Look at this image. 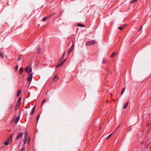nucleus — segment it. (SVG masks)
<instances>
[{
  "instance_id": "24",
  "label": "nucleus",
  "mask_w": 151,
  "mask_h": 151,
  "mask_svg": "<svg viewBox=\"0 0 151 151\" xmlns=\"http://www.w3.org/2000/svg\"><path fill=\"white\" fill-rule=\"evenodd\" d=\"M116 53H115V52H113L112 54V55H111V58L113 57L115 55H116Z\"/></svg>"
},
{
  "instance_id": "16",
  "label": "nucleus",
  "mask_w": 151,
  "mask_h": 151,
  "mask_svg": "<svg viewBox=\"0 0 151 151\" xmlns=\"http://www.w3.org/2000/svg\"><path fill=\"white\" fill-rule=\"evenodd\" d=\"M24 144H25L27 141V138L24 137Z\"/></svg>"
},
{
  "instance_id": "23",
  "label": "nucleus",
  "mask_w": 151,
  "mask_h": 151,
  "mask_svg": "<svg viewBox=\"0 0 151 151\" xmlns=\"http://www.w3.org/2000/svg\"><path fill=\"white\" fill-rule=\"evenodd\" d=\"M19 119V118L18 116L17 117V118L16 119V123H17L18 122Z\"/></svg>"
},
{
  "instance_id": "38",
  "label": "nucleus",
  "mask_w": 151,
  "mask_h": 151,
  "mask_svg": "<svg viewBox=\"0 0 151 151\" xmlns=\"http://www.w3.org/2000/svg\"><path fill=\"white\" fill-rule=\"evenodd\" d=\"M30 141V139H29L28 141V143H29V142Z\"/></svg>"
},
{
  "instance_id": "33",
  "label": "nucleus",
  "mask_w": 151,
  "mask_h": 151,
  "mask_svg": "<svg viewBox=\"0 0 151 151\" xmlns=\"http://www.w3.org/2000/svg\"><path fill=\"white\" fill-rule=\"evenodd\" d=\"M21 59V58H20V56L19 58H18V60L19 61V60H20Z\"/></svg>"
},
{
  "instance_id": "3",
  "label": "nucleus",
  "mask_w": 151,
  "mask_h": 151,
  "mask_svg": "<svg viewBox=\"0 0 151 151\" xmlns=\"http://www.w3.org/2000/svg\"><path fill=\"white\" fill-rule=\"evenodd\" d=\"M25 71L28 73H29L32 71V68L30 66H28L25 69Z\"/></svg>"
},
{
  "instance_id": "21",
  "label": "nucleus",
  "mask_w": 151,
  "mask_h": 151,
  "mask_svg": "<svg viewBox=\"0 0 151 151\" xmlns=\"http://www.w3.org/2000/svg\"><path fill=\"white\" fill-rule=\"evenodd\" d=\"M125 88L124 87V88L122 90V92H121V95H122V94L124 92V91H125Z\"/></svg>"
},
{
  "instance_id": "19",
  "label": "nucleus",
  "mask_w": 151,
  "mask_h": 151,
  "mask_svg": "<svg viewBox=\"0 0 151 151\" xmlns=\"http://www.w3.org/2000/svg\"><path fill=\"white\" fill-rule=\"evenodd\" d=\"M137 0H132L131 2V4H133L134 3H135Z\"/></svg>"
},
{
  "instance_id": "17",
  "label": "nucleus",
  "mask_w": 151,
  "mask_h": 151,
  "mask_svg": "<svg viewBox=\"0 0 151 151\" xmlns=\"http://www.w3.org/2000/svg\"><path fill=\"white\" fill-rule=\"evenodd\" d=\"M58 78V77L57 75H55L53 78V81H56Z\"/></svg>"
},
{
  "instance_id": "40",
  "label": "nucleus",
  "mask_w": 151,
  "mask_h": 151,
  "mask_svg": "<svg viewBox=\"0 0 151 151\" xmlns=\"http://www.w3.org/2000/svg\"><path fill=\"white\" fill-rule=\"evenodd\" d=\"M25 108H28V107H25Z\"/></svg>"
},
{
  "instance_id": "36",
  "label": "nucleus",
  "mask_w": 151,
  "mask_h": 151,
  "mask_svg": "<svg viewBox=\"0 0 151 151\" xmlns=\"http://www.w3.org/2000/svg\"><path fill=\"white\" fill-rule=\"evenodd\" d=\"M1 56L2 57V58H4V56L3 55H1Z\"/></svg>"
},
{
  "instance_id": "15",
  "label": "nucleus",
  "mask_w": 151,
  "mask_h": 151,
  "mask_svg": "<svg viewBox=\"0 0 151 151\" xmlns=\"http://www.w3.org/2000/svg\"><path fill=\"white\" fill-rule=\"evenodd\" d=\"M128 103L129 102H127L125 104L123 107L124 109H126L127 107Z\"/></svg>"
},
{
  "instance_id": "12",
  "label": "nucleus",
  "mask_w": 151,
  "mask_h": 151,
  "mask_svg": "<svg viewBox=\"0 0 151 151\" xmlns=\"http://www.w3.org/2000/svg\"><path fill=\"white\" fill-rule=\"evenodd\" d=\"M54 13H52L50 14L49 15L47 16V19H49L50 17H51L54 14Z\"/></svg>"
},
{
  "instance_id": "1",
  "label": "nucleus",
  "mask_w": 151,
  "mask_h": 151,
  "mask_svg": "<svg viewBox=\"0 0 151 151\" xmlns=\"http://www.w3.org/2000/svg\"><path fill=\"white\" fill-rule=\"evenodd\" d=\"M21 100V97H19L17 103V104L16 105V106L15 108V110H17L19 108V106L20 105Z\"/></svg>"
},
{
  "instance_id": "6",
  "label": "nucleus",
  "mask_w": 151,
  "mask_h": 151,
  "mask_svg": "<svg viewBox=\"0 0 151 151\" xmlns=\"http://www.w3.org/2000/svg\"><path fill=\"white\" fill-rule=\"evenodd\" d=\"M66 61V59L64 60L63 61L59 63L58 65L56 67V68H58L59 67L61 66Z\"/></svg>"
},
{
  "instance_id": "11",
  "label": "nucleus",
  "mask_w": 151,
  "mask_h": 151,
  "mask_svg": "<svg viewBox=\"0 0 151 151\" xmlns=\"http://www.w3.org/2000/svg\"><path fill=\"white\" fill-rule=\"evenodd\" d=\"M22 90L21 89H19L18 91V93L17 94V96H19L21 93Z\"/></svg>"
},
{
  "instance_id": "8",
  "label": "nucleus",
  "mask_w": 151,
  "mask_h": 151,
  "mask_svg": "<svg viewBox=\"0 0 151 151\" xmlns=\"http://www.w3.org/2000/svg\"><path fill=\"white\" fill-rule=\"evenodd\" d=\"M35 105L34 107H33L32 109V110L31 111V114H30V115H32L33 114L34 112H35Z\"/></svg>"
},
{
  "instance_id": "20",
  "label": "nucleus",
  "mask_w": 151,
  "mask_h": 151,
  "mask_svg": "<svg viewBox=\"0 0 151 151\" xmlns=\"http://www.w3.org/2000/svg\"><path fill=\"white\" fill-rule=\"evenodd\" d=\"M66 53V52H65L62 55V57H61V58L62 59H63L65 55V54Z\"/></svg>"
},
{
  "instance_id": "28",
  "label": "nucleus",
  "mask_w": 151,
  "mask_h": 151,
  "mask_svg": "<svg viewBox=\"0 0 151 151\" xmlns=\"http://www.w3.org/2000/svg\"><path fill=\"white\" fill-rule=\"evenodd\" d=\"M18 67H19V66H18V65H16V67H15V71H17L18 69Z\"/></svg>"
},
{
  "instance_id": "39",
  "label": "nucleus",
  "mask_w": 151,
  "mask_h": 151,
  "mask_svg": "<svg viewBox=\"0 0 151 151\" xmlns=\"http://www.w3.org/2000/svg\"><path fill=\"white\" fill-rule=\"evenodd\" d=\"M108 71H109V69H107Z\"/></svg>"
},
{
  "instance_id": "41",
  "label": "nucleus",
  "mask_w": 151,
  "mask_h": 151,
  "mask_svg": "<svg viewBox=\"0 0 151 151\" xmlns=\"http://www.w3.org/2000/svg\"><path fill=\"white\" fill-rule=\"evenodd\" d=\"M143 144V142H142V144Z\"/></svg>"
},
{
  "instance_id": "13",
  "label": "nucleus",
  "mask_w": 151,
  "mask_h": 151,
  "mask_svg": "<svg viewBox=\"0 0 151 151\" xmlns=\"http://www.w3.org/2000/svg\"><path fill=\"white\" fill-rule=\"evenodd\" d=\"M127 25H124L123 27H119L118 28L120 30H122L123 28L125 27Z\"/></svg>"
},
{
  "instance_id": "9",
  "label": "nucleus",
  "mask_w": 151,
  "mask_h": 151,
  "mask_svg": "<svg viewBox=\"0 0 151 151\" xmlns=\"http://www.w3.org/2000/svg\"><path fill=\"white\" fill-rule=\"evenodd\" d=\"M19 73L20 75H21L23 73V69L22 67H21L19 69Z\"/></svg>"
},
{
  "instance_id": "25",
  "label": "nucleus",
  "mask_w": 151,
  "mask_h": 151,
  "mask_svg": "<svg viewBox=\"0 0 151 151\" xmlns=\"http://www.w3.org/2000/svg\"><path fill=\"white\" fill-rule=\"evenodd\" d=\"M46 101V100L45 99H44L42 100V103H41V105L45 102Z\"/></svg>"
},
{
  "instance_id": "10",
  "label": "nucleus",
  "mask_w": 151,
  "mask_h": 151,
  "mask_svg": "<svg viewBox=\"0 0 151 151\" xmlns=\"http://www.w3.org/2000/svg\"><path fill=\"white\" fill-rule=\"evenodd\" d=\"M37 52L38 54H40L41 53V49L39 46L37 47Z\"/></svg>"
},
{
  "instance_id": "18",
  "label": "nucleus",
  "mask_w": 151,
  "mask_h": 151,
  "mask_svg": "<svg viewBox=\"0 0 151 151\" xmlns=\"http://www.w3.org/2000/svg\"><path fill=\"white\" fill-rule=\"evenodd\" d=\"M107 62V61L106 60H105L104 59H103L102 63H103L104 64H105V63H106Z\"/></svg>"
},
{
  "instance_id": "14",
  "label": "nucleus",
  "mask_w": 151,
  "mask_h": 151,
  "mask_svg": "<svg viewBox=\"0 0 151 151\" xmlns=\"http://www.w3.org/2000/svg\"><path fill=\"white\" fill-rule=\"evenodd\" d=\"M77 26L78 27H84V26L83 24H78L77 25Z\"/></svg>"
},
{
  "instance_id": "2",
  "label": "nucleus",
  "mask_w": 151,
  "mask_h": 151,
  "mask_svg": "<svg viewBox=\"0 0 151 151\" xmlns=\"http://www.w3.org/2000/svg\"><path fill=\"white\" fill-rule=\"evenodd\" d=\"M95 43V41L94 40H91L87 42L86 45H91Z\"/></svg>"
},
{
  "instance_id": "34",
  "label": "nucleus",
  "mask_w": 151,
  "mask_h": 151,
  "mask_svg": "<svg viewBox=\"0 0 151 151\" xmlns=\"http://www.w3.org/2000/svg\"><path fill=\"white\" fill-rule=\"evenodd\" d=\"M142 27H141L139 28V30H138V31H139V32L140 31V30H141V29H142Z\"/></svg>"
},
{
  "instance_id": "32",
  "label": "nucleus",
  "mask_w": 151,
  "mask_h": 151,
  "mask_svg": "<svg viewBox=\"0 0 151 151\" xmlns=\"http://www.w3.org/2000/svg\"><path fill=\"white\" fill-rule=\"evenodd\" d=\"M12 135L13 134H11V136H10V138L9 139H10L11 140H12Z\"/></svg>"
},
{
  "instance_id": "35",
  "label": "nucleus",
  "mask_w": 151,
  "mask_h": 151,
  "mask_svg": "<svg viewBox=\"0 0 151 151\" xmlns=\"http://www.w3.org/2000/svg\"><path fill=\"white\" fill-rule=\"evenodd\" d=\"M120 125H119L118 126V127H117V128H116V129H118V128L119 127H120Z\"/></svg>"
},
{
  "instance_id": "37",
  "label": "nucleus",
  "mask_w": 151,
  "mask_h": 151,
  "mask_svg": "<svg viewBox=\"0 0 151 151\" xmlns=\"http://www.w3.org/2000/svg\"><path fill=\"white\" fill-rule=\"evenodd\" d=\"M2 55V53L0 51V55L1 56V55Z\"/></svg>"
},
{
  "instance_id": "29",
  "label": "nucleus",
  "mask_w": 151,
  "mask_h": 151,
  "mask_svg": "<svg viewBox=\"0 0 151 151\" xmlns=\"http://www.w3.org/2000/svg\"><path fill=\"white\" fill-rule=\"evenodd\" d=\"M47 19V17H44L43 18V19H42V21H45V20H46Z\"/></svg>"
},
{
  "instance_id": "4",
  "label": "nucleus",
  "mask_w": 151,
  "mask_h": 151,
  "mask_svg": "<svg viewBox=\"0 0 151 151\" xmlns=\"http://www.w3.org/2000/svg\"><path fill=\"white\" fill-rule=\"evenodd\" d=\"M32 73H31L28 75V76L27 78V80L28 82H31L32 80Z\"/></svg>"
},
{
  "instance_id": "31",
  "label": "nucleus",
  "mask_w": 151,
  "mask_h": 151,
  "mask_svg": "<svg viewBox=\"0 0 151 151\" xmlns=\"http://www.w3.org/2000/svg\"><path fill=\"white\" fill-rule=\"evenodd\" d=\"M112 134H110L109 135L108 137H107V139H109L110 137H111V135Z\"/></svg>"
},
{
  "instance_id": "22",
  "label": "nucleus",
  "mask_w": 151,
  "mask_h": 151,
  "mask_svg": "<svg viewBox=\"0 0 151 151\" xmlns=\"http://www.w3.org/2000/svg\"><path fill=\"white\" fill-rule=\"evenodd\" d=\"M28 133L27 132H25L24 134V137L27 138Z\"/></svg>"
},
{
  "instance_id": "30",
  "label": "nucleus",
  "mask_w": 151,
  "mask_h": 151,
  "mask_svg": "<svg viewBox=\"0 0 151 151\" xmlns=\"http://www.w3.org/2000/svg\"><path fill=\"white\" fill-rule=\"evenodd\" d=\"M9 143V142L7 141H6L4 142V145H7Z\"/></svg>"
},
{
  "instance_id": "27",
  "label": "nucleus",
  "mask_w": 151,
  "mask_h": 151,
  "mask_svg": "<svg viewBox=\"0 0 151 151\" xmlns=\"http://www.w3.org/2000/svg\"><path fill=\"white\" fill-rule=\"evenodd\" d=\"M25 149L24 147L23 146V147L21 148V151H25Z\"/></svg>"
},
{
  "instance_id": "26",
  "label": "nucleus",
  "mask_w": 151,
  "mask_h": 151,
  "mask_svg": "<svg viewBox=\"0 0 151 151\" xmlns=\"http://www.w3.org/2000/svg\"><path fill=\"white\" fill-rule=\"evenodd\" d=\"M40 114H39L38 115V116L37 117V122H38V119H39V118H40Z\"/></svg>"
},
{
  "instance_id": "5",
  "label": "nucleus",
  "mask_w": 151,
  "mask_h": 151,
  "mask_svg": "<svg viewBox=\"0 0 151 151\" xmlns=\"http://www.w3.org/2000/svg\"><path fill=\"white\" fill-rule=\"evenodd\" d=\"M23 134H24V133L23 132H20V133H19V134L17 135V139H19V138H21V137H22V136Z\"/></svg>"
},
{
  "instance_id": "7",
  "label": "nucleus",
  "mask_w": 151,
  "mask_h": 151,
  "mask_svg": "<svg viewBox=\"0 0 151 151\" xmlns=\"http://www.w3.org/2000/svg\"><path fill=\"white\" fill-rule=\"evenodd\" d=\"M74 45H72L71 46V47L70 48L69 50L68 51V54H69L71 52V51H72V50L74 48Z\"/></svg>"
}]
</instances>
